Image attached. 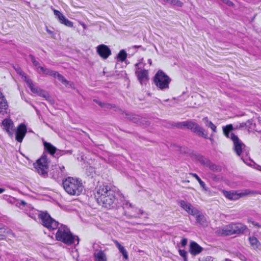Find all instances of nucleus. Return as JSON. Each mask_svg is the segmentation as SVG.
Instances as JSON below:
<instances>
[{
	"mask_svg": "<svg viewBox=\"0 0 261 261\" xmlns=\"http://www.w3.org/2000/svg\"><path fill=\"white\" fill-rule=\"evenodd\" d=\"M116 195L114 188L108 185H102L97 188L95 197L99 205L110 208L116 204Z\"/></svg>",
	"mask_w": 261,
	"mask_h": 261,
	"instance_id": "1",
	"label": "nucleus"
},
{
	"mask_svg": "<svg viewBox=\"0 0 261 261\" xmlns=\"http://www.w3.org/2000/svg\"><path fill=\"white\" fill-rule=\"evenodd\" d=\"M62 185L65 191L70 195H80L84 190L82 180L76 178L68 177L63 180Z\"/></svg>",
	"mask_w": 261,
	"mask_h": 261,
	"instance_id": "2",
	"label": "nucleus"
},
{
	"mask_svg": "<svg viewBox=\"0 0 261 261\" xmlns=\"http://www.w3.org/2000/svg\"><path fill=\"white\" fill-rule=\"evenodd\" d=\"M56 239L64 244L70 245L79 244L80 239L77 236H74L70 232L69 229L65 225H61L58 227V230L56 234Z\"/></svg>",
	"mask_w": 261,
	"mask_h": 261,
	"instance_id": "3",
	"label": "nucleus"
},
{
	"mask_svg": "<svg viewBox=\"0 0 261 261\" xmlns=\"http://www.w3.org/2000/svg\"><path fill=\"white\" fill-rule=\"evenodd\" d=\"M233 129L232 124H229L223 127V133L225 136L230 138L233 142V150L237 154L240 156L241 153L246 151L245 144L240 140L238 136L231 132Z\"/></svg>",
	"mask_w": 261,
	"mask_h": 261,
	"instance_id": "4",
	"label": "nucleus"
},
{
	"mask_svg": "<svg viewBox=\"0 0 261 261\" xmlns=\"http://www.w3.org/2000/svg\"><path fill=\"white\" fill-rule=\"evenodd\" d=\"M171 81V78L161 70H158L153 77L154 84L158 88L161 90L169 89Z\"/></svg>",
	"mask_w": 261,
	"mask_h": 261,
	"instance_id": "5",
	"label": "nucleus"
},
{
	"mask_svg": "<svg viewBox=\"0 0 261 261\" xmlns=\"http://www.w3.org/2000/svg\"><path fill=\"white\" fill-rule=\"evenodd\" d=\"M174 126L179 128H187L191 130L192 132L195 133L199 136L206 138V135L204 134V129L197 123L192 121H185L183 122L176 123Z\"/></svg>",
	"mask_w": 261,
	"mask_h": 261,
	"instance_id": "6",
	"label": "nucleus"
},
{
	"mask_svg": "<svg viewBox=\"0 0 261 261\" xmlns=\"http://www.w3.org/2000/svg\"><path fill=\"white\" fill-rule=\"evenodd\" d=\"M223 193L224 196L227 199L231 200H236L248 195L257 194L258 192L257 191H251L249 189H244L242 191H227L223 190Z\"/></svg>",
	"mask_w": 261,
	"mask_h": 261,
	"instance_id": "7",
	"label": "nucleus"
},
{
	"mask_svg": "<svg viewBox=\"0 0 261 261\" xmlns=\"http://www.w3.org/2000/svg\"><path fill=\"white\" fill-rule=\"evenodd\" d=\"M49 163L47 155H43L34 165L38 173L42 176L46 177L48 175Z\"/></svg>",
	"mask_w": 261,
	"mask_h": 261,
	"instance_id": "8",
	"label": "nucleus"
},
{
	"mask_svg": "<svg viewBox=\"0 0 261 261\" xmlns=\"http://www.w3.org/2000/svg\"><path fill=\"white\" fill-rule=\"evenodd\" d=\"M42 225L49 230H54L58 227L59 223L53 219L46 212H42L39 215Z\"/></svg>",
	"mask_w": 261,
	"mask_h": 261,
	"instance_id": "9",
	"label": "nucleus"
},
{
	"mask_svg": "<svg viewBox=\"0 0 261 261\" xmlns=\"http://www.w3.org/2000/svg\"><path fill=\"white\" fill-rule=\"evenodd\" d=\"M52 178L57 180L66 175L65 167L63 165H56L52 166L50 171Z\"/></svg>",
	"mask_w": 261,
	"mask_h": 261,
	"instance_id": "10",
	"label": "nucleus"
},
{
	"mask_svg": "<svg viewBox=\"0 0 261 261\" xmlns=\"http://www.w3.org/2000/svg\"><path fill=\"white\" fill-rule=\"evenodd\" d=\"M177 203L189 215L195 216L198 213V210L187 201L180 200L178 201Z\"/></svg>",
	"mask_w": 261,
	"mask_h": 261,
	"instance_id": "11",
	"label": "nucleus"
},
{
	"mask_svg": "<svg viewBox=\"0 0 261 261\" xmlns=\"http://www.w3.org/2000/svg\"><path fill=\"white\" fill-rule=\"evenodd\" d=\"M96 51L100 57L103 59H107L111 55V50L108 46L101 44L97 46Z\"/></svg>",
	"mask_w": 261,
	"mask_h": 261,
	"instance_id": "12",
	"label": "nucleus"
},
{
	"mask_svg": "<svg viewBox=\"0 0 261 261\" xmlns=\"http://www.w3.org/2000/svg\"><path fill=\"white\" fill-rule=\"evenodd\" d=\"M27 132L26 125L23 123L20 124L16 131V140L18 142H21Z\"/></svg>",
	"mask_w": 261,
	"mask_h": 261,
	"instance_id": "13",
	"label": "nucleus"
},
{
	"mask_svg": "<svg viewBox=\"0 0 261 261\" xmlns=\"http://www.w3.org/2000/svg\"><path fill=\"white\" fill-rule=\"evenodd\" d=\"M20 74L22 75V76H24V81L26 82L28 86L30 88L31 91L36 94L37 95H38L39 93L40 92V90H41L40 88H38V87L35 86L31 80L29 79L26 75H25V74L23 73H22V72H20Z\"/></svg>",
	"mask_w": 261,
	"mask_h": 261,
	"instance_id": "14",
	"label": "nucleus"
},
{
	"mask_svg": "<svg viewBox=\"0 0 261 261\" xmlns=\"http://www.w3.org/2000/svg\"><path fill=\"white\" fill-rule=\"evenodd\" d=\"M234 234L244 233L247 229V227L241 223H232Z\"/></svg>",
	"mask_w": 261,
	"mask_h": 261,
	"instance_id": "15",
	"label": "nucleus"
},
{
	"mask_svg": "<svg viewBox=\"0 0 261 261\" xmlns=\"http://www.w3.org/2000/svg\"><path fill=\"white\" fill-rule=\"evenodd\" d=\"M247 127L249 130L260 132L261 130V125L259 121L249 120L247 121Z\"/></svg>",
	"mask_w": 261,
	"mask_h": 261,
	"instance_id": "16",
	"label": "nucleus"
},
{
	"mask_svg": "<svg viewBox=\"0 0 261 261\" xmlns=\"http://www.w3.org/2000/svg\"><path fill=\"white\" fill-rule=\"evenodd\" d=\"M2 124L4 126V129L7 131L8 134L10 136H13V121L9 119H5Z\"/></svg>",
	"mask_w": 261,
	"mask_h": 261,
	"instance_id": "17",
	"label": "nucleus"
},
{
	"mask_svg": "<svg viewBox=\"0 0 261 261\" xmlns=\"http://www.w3.org/2000/svg\"><path fill=\"white\" fill-rule=\"evenodd\" d=\"M202 249L203 248L197 243L194 241L190 242L189 251L192 254L196 255L200 253Z\"/></svg>",
	"mask_w": 261,
	"mask_h": 261,
	"instance_id": "18",
	"label": "nucleus"
},
{
	"mask_svg": "<svg viewBox=\"0 0 261 261\" xmlns=\"http://www.w3.org/2000/svg\"><path fill=\"white\" fill-rule=\"evenodd\" d=\"M218 233L221 235L224 236H230L234 234L232 223L226 225L218 230Z\"/></svg>",
	"mask_w": 261,
	"mask_h": 261,
	"instance_id": "19",
	"label": "nucleus"
},
{
	"mask_svg": "<svg viewBox=\"0 0 261 261\" xmlns=\"http://www.w3.org/2000/svg\"><path fill=\"white\" fill-rule=\"evenodd\" d=\"M194 216L196 223L203 226H207V222L204 216L199 210H198V213Z\"/></svg>",
	"mask_w": 261,
	"mask_h": 261,
	"instance_id": "20",
	"label": "nucleus"
},
{
	"mask_svg": "<svg viewBox=\"0 0 261 261\" xmlns=\"http://www.w3.org/2000/svg\"><path fill=\"white\" fill-rule=\"evenodd\" d=\"M8 107V105L7 100L3 94L0 92V113L5 112Z\"/></svg>",
	"mask_w": 261,
	"mask_h": 261,
	"instance_id": "21",
	"label": "nucleus"
},
{
	"mask_svg": "<svg viewBox=\"0 0 261 261\" xmlns=\"http://www.w3.org/2000/svg\"><path fill=\"white\" fill-rule=\"evenodd\" d=\"M94 255L95 258L96 260L97 261H107V258L106 254L103 251L99 250L97 251L95 250L94 253Z\"/></svg>",
	"mask_w": 261,
	"mask_h": 261,
	"instance_id": "22",
	"label": "nucleus"
},
{
	"mask_svg": "<svg viewBox=\"0 0 261 261\" xmlns=\"http://www.w3.org/2000/svg\"><path fill=\"white\" fill-rule=\"evenodd\" d=\"M137 77L140 83H142L148 79V71L146 70H142L141 71H136Z\"/></svg>",
	"mask_w": 261,
	"mask_h": 261,
	"instance_id": "23",
	"label": "nucleus"
},
{
	"mask_svg": "<svg viewBox=\"0 0 261 261\" xmlns=\"http://www.w3.org/2000/svg\"><path fill=\"white\" fill-rule=\"evenodd\" d=\"M114 244H115L116 246L118 248L119 251L120 252H121L123 256V257L125 259H127L128 258V253L126 249L124 248V247L122 246L118 241H114Z\"/></svg>",
	"mask_w": 261,
	"mask_h": 261,
	"instance_id": "24",
	"label": "nucleus"
},
{
	"mask_svg": "<svg viewBox=\"0 0 261 261\" xmlns=\"http://www.w3.org/2000/svg\"><path fill=\"white\" fill-rule=\"evenodd\" d=\"M43 145L45 150L51 155H53L57 151V148L50 143L44 141Z\"/></svg>",
	"mask_w": 261,
	"mask_h": 261,
	"instance_id": "25",
	"label": "nucleus"
},
{
	"mask_svg": "<svg viewBox=\"0 0 261 261\" xmlns=\"http://www.w3.org/2000/svg\"><path fill=\"white\" fill-rule=\"evenodd\" d=\"M202 121L204 122L205 125L210 127L214 133L216 132V126L214 124L212 121H210L207 117H204L202 119Z\"/></svg>",
	"mask_w": 261,
	"mask_h": 261,
	"instance_id": "26",
	"label": "nucleus"
},
{
	"mask_svg": "<svg viewBox=\"0 0 261 261\" xmlns=\"http://www.w3.org/2000/svg\"><path fill=\"white\" fill-rule=\"evenodd\" d=\"M54 77L57 78L59 81L62 82L66 86H67L68 84H69L70 86H71L72 84V83H70V82L66 80L62 75L58 72H56V73H55Z\"/></svg>",
	"mask_w": 261,
	"mask_h": 261,
	"instance_id": "27",
	"label": "nucleus"
},
{
	"mask_svg": "<svg viewBox=\"0 0 261 261\" xmlns=\"http://www.w3.org/2000/svg\"><path fill=\"white\" fill-rule=\"evenodd\" d=\"M190 174L193 177H195L197 179V180L198 181L200 186L203 188V189L204 191H207L208 190V188L206 186V185L204 183V182L203 181L200 179V178L197 175V174L194 173H190Z\"/></svg>",
	"mask_w": 261,
	"mask_h": 261,
	"instance_id": "28",
	"label": "nucleus"
},
{
	"mask_svg": "<svg viewBox=\"0 0 261 261\" xmlns=\"http://www.w3.org/2000/svg\"><path fill=\"white\" fill-rule=\"evenodd\" d=\"M39 69L41 71V72L46 75H48L54 77L55 75V73H56L57 71L50 70L49 69L46 68L44 67H39Z\"/></svg>",
	"mask_w": 261,
	"mask_h": 261,
	"instance_id": "29",
	"label": "nucleus"
},
{
	"mask_svg": "<svg viewBox=\"0 0 261 261\" xmlns=\"http://www.w3.org/2000/svg\"><path fill=\"white\" fill-rule=\"evenodd\" d=\"M122 207L123 209L126 210V211H129L131 208H135L137 210V207H136L132 203H129L128 201L124 200L122 202Z\"/></svg>",
	"mask_w": 261,
	"mask_h": 261,
	"instance_id": "30",
	"label": "nucleus"
},
{
	"mask_svg": "<svg viewBox=\"0 0 261 261\" xmlns=\"http://www.w3.org/2000/svg\"><path fill=\"white\" fill-rule=\"evenodd\" d=\"M126 118L134 123H138L140 120V116L133 114L125 113Z\"/></svg>",
	"mask_w": 261,
	"mask_h": 261,
	"instance_id": "31",
	"label": "nucleus"
},
{
	"mask_svg": "<svg viewBox=\"0 0 261 261\" xmlns=\"http://www.w3.org/2000/svg\"><path fill=\"white\" fill-rule=\"evenodd\" d=\"M128 213H130V216L132 217H139V214H143V211L140 209H138L137 208V210H136L135 208H131L129 211H128Z\"/></svg>",
	"mask_w": 261,
	"mask_h": 261,
	"instance_id": "32",
	"label": "nucleus"
},
{
	"mask_svg": "<svg viewBox=\"0 0 261 261\" xmlns=\"http://www.w3.org/2000/svg\"><path fill=\"white\" fill-rule=\"evenodd\" d=\"M208 168L213 171L220 172L222 171V168L220 166L213 163L211 161L208 166Z\"/></svg>",
	"mask_w": 261,
	"mask_h": 261,
	"instance_id": "33",
	"label": "nucleus"
},
{
	"mask_svg": "<svg viewBox=\"0 0 261 261\" xmlns=\"http://www.w3.org/2000/svg\"><path fill=\"white\" fill-rule=\"evenodd\" d=\"M249 241L250 245L253 247H258V244H259L257 239L254 237H250L249 238Z\"/></svg>",
	"mask_w": 261,
	"mask_h": 261,
	"instance_id": "34",
	"label": "nucleus"
},
{
	"mask_svg": "<svg viewBox=\"0 0 261 261\" xmlns=\"http://www.w3.org/2000/svg\"><path fill=\"white\" fill-rule=\"evenodd\" d=\"M127 57L126 52L122 49L121 50L118 54L117 58L119 59L121 62H123L125 60Z\"/></svg>",
	"mask_w": 261,
	"mask_h": 261,
	"instance_id": "35",
	"label": "nucleus"
},
{
	"mask_svg": "<svg viewBox=\"0 0 261 261\" xmlns=\"http://www.w3.org/2000/svg\"><path fill=\"white\" fill-rule=\"evenodd\" d=\"M198 161L201 164H202L207 167H208V166L211 162V161L210 160H208V159H206L202 156H200L199 158Z\"/></svg>",
	"mask_w": 261,
	"mask_h": 261,
	"instance_id": "36",
	"label": "nucleus"
},
{
	"mask_svg": "<svg viewBox=\"0 0 261 261\" xmlns=\"http://www.w3.org/2000/svg\"><path fill=\"white\" fill-rule=\"evenodd\" d=\"M103 109L105 110L114 109V111H117L118 109L115 105L109 103H105Z\"/></svg>",
	"mask_w": 261,
	"mask_h": 261,
	"instance_id": "37",
	"label": "nucleus"
},
{
	"mask_svg": "<svg viewBox=\"0 0 261 261\" xmlns=\"http://www.w3.org/2000/svg\"><path fill=\"white\" fill-rule=\"evenodd\" d=\"M38 95L45 98L46 100H48L50 98L48 93L42 89L40 90Z\"/></svg>",
	"mask_w": 261,
	"mask_h": 261,
	"instance_id": "38",
	"label": "nucleus"
},
{
	"mask_svg": "<svg viewBox=\"0 0 261 261\" xmlns=\"http://www.w3.org/2000/svg\"><path fill=\"white\" fill-rule=\"evenodd\" d=\"M179 255L183 257L184 261H188L187 252L185 250L179 249L178 250Z\"/></svg>",
	"mask_w": 261,
	"mask_h": 261,
	"instance_id": "39",
	"label": "nucleus"
},
{
	"mask_svg": "<svg viewBox=\"0 0 261 261\" xmlns=\"http://www.w3.org/2000/svg\"><path fill=\"white\" fill-rule=\"evenodd\" d=\"M169 3L178 7H182L183 4L182 2L178 0H170Z\"/></svg>",
	"mask_w": 261,
	"mask_h": 261,
	"instance_id": "40",
	"label": "nucleus"
},
{
	"mask_svg": "<svg viewBox=\"0 0 261 261\" xmlns=\"http://www.w3.org/2000/svg\"><path fill=\"white\" fill-rule=\"evenodd\" d=\"M62 24H63L65 25L68 27H70V28L73 27V22L67 18H66L65 19V20H64L62 22Z\"/></svg>",
	"mask_w": 261,
	"mask_h": 261,
	"instance_id": "41",
	"label": "nucleus"
},
{
	"mask_svg": "<svg viewBox=\"0 0 261 261\" xmlns=\"http://www.w3.org/2000/svg\"><path fill=\"white\" fill-rule=\"evenodd\" d=\"M247 222L248 223H251L254 226L257 227L258 228H261V225L259 224L258 223L255 222L254 221L252 220L251 218H248L247 220Z\"/></svg>",
	"mask_w": 261,
	"mask_h": 261,
	"instance_id": "42",
	"label": "nucleus"
},
{
	"mask_svg": "<svg viewBox=\"0 0 261 261\" xmlns=\"http://www.w3.org/2000/svg\"><path fill=\"white\" fill-rule=\"evenodd\" d=\"M211 177L213 179V180L215 181H219L221 179V177H220L219 176L215 175V174H212Z\"/></svg>",
	"mask_w": 261,
	"mask_h": 261,
	"instance_id": "43",
	"label": "nucleus"
},
{
	"mask_svg": "<svg viewBox=\"0 0 261 261\" xmlns=\"http://www.w3.org/2000/svg\"><path fill=\"white\" fill-rule=\"evenodd\" d=\"M187 239L186 238H183L180 242L181 246L182 247H185L187 245Z\"/></svg>",
	"mask_w": 261,
	"mask_h": 261,
	"instance_id": "44",
	"label": "nucleus"
},
{
	"mask_svg": "<svg viewBox=\"0 0 261 261\" xmlns=\"http://www.w3.org/2000/svg\"><path fill=\"white\" fill-rule=\"evenodd\" d=\"M66 18L65 17V16L61 13V14H60V16L59 17H58V19L60 21V22L61 23H62V22L65 20V19H66Z\"/></svg>",
	"mask_w": 261,
	"mask_h": 261,
	"instance_id": "45",
	"label": "nucleus"
},
{
	"mask_svg": "<svg viewBox=\"0 0 261 261\" xmlns=\"http://www.w3.org/2000/svg\"><path fill=\"white\" fill-rule=\"evenodd\" d=\"M66 18L65 17V16L61 13V14H60V16L59 17H58V19L60 21V22L61 23H62V22L65 20V19H66Z\"/></svg>",
	"mask_w": 261,
	"mask_h": 261,
	"instance_id": "46",
	"label": "nucleus"
},
{
	"mask_svg": "<svg viewBox=\"0 0 261 261\" xmlns=\"http://www.w3.org/2000/svg\"><path fill=\"white\" fill-rule=\"evenodd\" d=\"M66 18L65 17V16L61 13V14H60V16L59 17H58V19L60 21V22L61 23H62V22L65 20V19H66Z\"/></svg>",
	"mask_w": 261,
	"mask_h": 261,
	"instance_id": "47",
	"label": "nucleus"
},
{
	"mask_svg": "<svg viewBox=\"0 0 261 261\" xmlns=\"http://www.w3.org/2000/svg\"><path fill=\"white\" fill-rule=\"evenodd\" d=\"M53 10H54L55 15L58 18V17H60L61 12L57 10H55L54 9H53Z\"/></svg>",
	"mask_w": 261,
	"mask_h": 261,
	"instance_id": "48",
	"label": "nucleus"
},
{
	"mask_svg": "<svg viewBox=\"0 0 261 261\" xmlns=\"http://www.w3.org/2000/svg\"><path fill=\"white\" fill-rule=\"evenodd\" d=\"M53 10H54L55 15L58 18V17H60L61 12L57 10H55L54 9H53Z\"/></svg>",
	"mask_w": 261,
	"mask_h": 261,
	"instance_id": "49",
	"label": "nucleus"
},
{
	"mask_svg": "<svg viewBox=\"0 0 261 261\" xmlns=\"http://www.w3.org/2000/svg\"><path fill=\"white\" fill-rule=\"evenodd\" d=\"M94 101L97 103L99 106H100L101 108H103L104 107V105H105V102H101L96 99H94Z\"/></svg>",
	"mask_w": 261,
	"mask_h": 261,
	"instance_id": "50",
	"label": "nucleus"
},
{
	"mask_svg": "<svg viewBox=\"0 0 261 261\" xmlns=\"http://www.w3.org/2000/svg\"><path fill=\"white\" fill-rule=\"evenodd\" d=\"M94 101L97 103L99 106H100L101 108H103L104 107V105H105V102H101L96 99H94Z\"/></svg>",
	"mask_w": 261,
	"mask_h": 261,
	"instance_id": "51",
	"label": "nucleus"
},
{
	"mask_svg": "<svg viewBox=\"0 0 261 261\" xmlns=\"http://www.w3.org/2000/svg\"><path fill=\"white\" fill-rule=\"evenodd\" d=\"M200 261H213V258L211 256H207L204 258L200 260Z\"/></svg>",
	"mask_w": 261,
	"mask_h": 261,
	"instance_id": "52",
	"label": "nucleus"
},
{
	"mask_svg": "<svg viewBox=\"0 0 261 261\" xmlns=\"http://www.w3.org/2000/svg\"><path fill=\"white\" fill-rule=\"evenodd\" d=\"M133 48H142L143 50H145V49L143 48L141 45H134L132 47Z\"/></svg>",
	"mask_w": 261,
	"mask_h": 261,
	"instance_id": "53",
	"label": "nucleus"
},
{
	"mask_svg": "<svg viewBox=\"0 0 261 261\" xmlns=\"http://www.w3.org/2000/svg\"><path fill=\"white\" fill-rule=\"evenodd\" d=\"M33 63L34 65L35 66H36V67H37L38 68H39V67H40L39 66V63L36 60L35 61H34V63Z\"/></svg>",
	"mask_w": 261,
	"mask_h": 261,
	"instance_id": "54",
	"label": "nucleus"
},
{
	"mask_svg": "<svg viewBox=\"0 0 261 261\" xmlns=\"http://www.w3.org/2000/svg\"><path fill=\"white\" fill-rule=\"evenodd\" d=\"M29 57L33 63H34V62L36 61L34 56H33L32 55H30Z\"/></svg>",
	"mask_w": 261,
	"mask_h": 261,
	"instance_id": "55",
	"label": "nucleus"
},
{
	"mask_svg": "<svg viewBox=\"0 0 261 261\" xmlns=\"http://www.w3.org/2000/svg\"><path fill=\"white\" fill-rule=\"evenodd\" d=\"M227 5L229 6H233V4L232 2H231L230 1L228 0V1H227Z\"/></svg>",
	"mask_w": 261,
	"mask_h": 261,
	"instance_id": "56",
	"label": "nucleus"
},
{
	"mask_svg": "<svg viewBox=\"0 0 261 261\" xmlns=\"http://www.w3.org/2000/svg\"><path fill=\"white\" fill-rule=\"evenodd\" d=\"M245 126H246L247 127V122H245V123H240V126L241 127H244Z\"/></svg>",
	"mask_w": 261,
	"mask_h": 261,
	"instance_id": "57",
	"label": "nucleus"
},
{
	"mask_svg": "<svg viewBox=\"0 0 261 261\" xmlns=\"http://www.w3.org/2000/svg\"><path fill=\"white\" fill-rule=\"evenodd\" d=\"M5 189L4 188H0V194L3 193L4 192H5Z\"/></svg>",
	"mask_w": 261,
	"mask_h": 261,
	"instance_id": "58",
	"label": "nucleus"
},
{
	"mask_svg": "<svg viewBox=\"0 0 261 261\" xmlns=\"http://www.w3.org/2000/svg\"><path fill=\"white\" fill-rule=\"evenodd\" d=\"M148 63L150 65H151L152 64V61L150 59L148 60Z\"/></svg>",
	"mask_w": 261,
	"mask_h": 261,
	"instance_id": "59",
	"label": "nucleus"
},
{
	"mask_svg": "<svg viewBox=\"0 0 261 261\" xmlns=\"http://www.w3.org/2000/svg\"><path fill=\"white\" fill-rule=\"evenodd\" d=\"M5 239L4 237L2 235H0V240Z\"/></svg>",
	"mask_w": 261,
	"mask_h": 261,
	"instance_id": "60",
	"label": "nucleus"
},
{
	"mask_svg": "<svg viewBox=\"0 0 261 261\" xmlns=\"http://www.w3.org/2000/svg\"><path fill=\"white\" fill-rule=\"evenodd\" d=\"M225 4H227V2L228 0H221Z\"/></svg>",
	"mask_w": 261,
	"mask_h": 261,
	"instance_id": "61",
	"label": "nucleus"
},
{
	"mask_svg": "<svg viewBox=\"0 0 261 261\" xmlns=\"http://www.w3.org/2000/svg\"><path fill=\"white\" fill-rule=\"evenodd\" d=\"M164 2H167V3H169L170 1V0H163Z\"/></svg>",
	"mask_w": 261,
	"mask_h": 261,
	"instance_id": "62",
	"label": "nucleus"
},
{
	"mask_svg": "<svg viewBox=\"0 0 261 261\" xmlns=\"http://www.w3.org/2000/svg\"><path fill=\"white\" fill-rule=\"evenodd\" d=\"M82 25H83V28L84 29H85L86 28V25L84 23H83Z\"/></svg>",
	"mask_w": 261,
	"mask_h": 261,
	"instance_id": "63",
	"label": "nucleus"
},
{
	"mask_svg": "<svg viewBox=\"0 0 261 261\" xmlns=\"http://www.w3.org/2000/svg\"><path fill=\"white\" fill-rule=\"evenodd\" d=\"M258 169L261 171V166H258Z\"/></svg>",
	"mask_w": 261,
	"mask_h": 261,
	"instance_id": "64",
	"label": "nucleus"
}]
</instances>
